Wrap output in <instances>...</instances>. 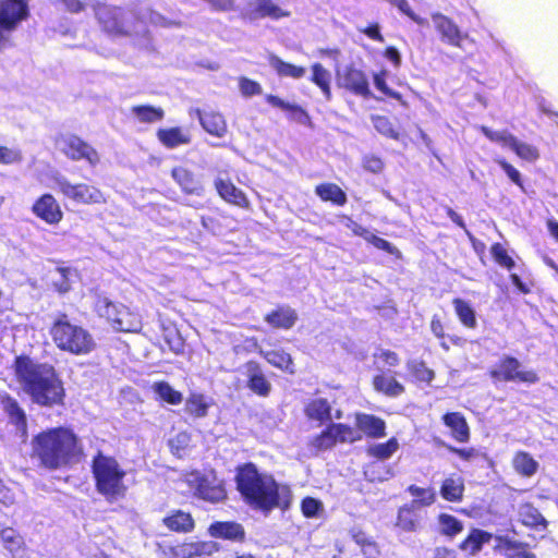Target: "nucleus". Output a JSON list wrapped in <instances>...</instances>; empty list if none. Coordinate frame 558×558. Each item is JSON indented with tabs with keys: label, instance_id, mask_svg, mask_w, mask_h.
<instances>
[{
	"label": "nucleus",
	"instance_id": "nucleus-50",
	"mask_svg": "<svg viewBox=\"0 0 558 558\" xmlns=\"http://www.w3.org/2000/svg\"><path fill=\"white\" fill-rule=\"evenodd\" d=\"M407 492L414 497L410 504H414V507H429L436 501V493L432 487H420L411 484L407 487Z\"/></svg>",
	"mask_w": 558,
	"mask_h": 558
},
{
	"label": "nucleus",
	"instance_id": "nucleus-62",
	"mask_svg": "<svg viewBox=\"0 0 558 558\" xmlns=\"http://www.w3.org/2000/svg\"><path fill=\"white\" fill-rule=\"evenodd\" d=\"M391 3L397 7L404 15L415 22L417 25H427V20L417 15L411 8L408 0H391Z\"/></svg>",
	"mask_w": 558,
	"mask_h": 558
},
{
	"label": "nucleus",
	"instance_id": "nucleus-17",
	"mask_svg": "<svg viewBox=\"0 0 558 558\" xmlns=\"http://www.w3.org/2000/svg\"><path fill=\"white\" fill-rule=\"evenodd\" d=\"M246 377V387L254 395L266 398L271 392V383L268 380L262 365L255 361H246L243 365Z\"/></svg>",
	"mask_w": 558,
	"mask_h": 558
},
{
	"label": "nucleus",
	"instance_id": "nucleus-19",
	"mask_svg": "<svg viewBox=\"0 0 558 558\" xmlns=\"http://www.w3.org/2000/svg\"><path fill=\"white\" fill-rule=\"evenodd\" d=\"M214 186L219 197L226 203L243 209L251 208V202L246 194L230 179L217 178L214 181Z\"/></svg>",
	"mask_w": 558,
	"mask_h": 558
},
{
	"label": "nucleus",
	"instance_id": "nucleus-58",
	"mask_svg": "<svg viewBox=\"0 0 558 558\" xmlns=\"http://www.w3.org/2000/svg\"><path fill=\"white\" fill-rule=\"evenodd\" d=\"M481 132L487 137L490 142L499 143L502 145H507L510 147L514 136L508 131H494L488 126H481Z\"/></svg>",
	"mask_w": 558,
	"mask_h": 558
},
{
	"label": "nucleus",
	"instance_id": "nucleus-10",
	"mask_svg": "<svg viewBox=\"0 0 558 558\" xmlns=\"http://www.w3.org/2000/svg\"><path fill=\"white\" fill-rule=\"evenodd\" d=\"M187 484L193 489L194 495L204 501L219 504L228 498L223 481L218 480L214 472L211 476H208L198 471H193L190 473Z\"/></svg>",
	"mask_w": 558,
	"mask_h": 558
},
{
	"label": "nucleus",
	"instance_id": "nucleus-63",
	"mask_svg": "<svg viewBox=\"0 0 558 558\" xmlns=\"http://www.w3.org/2000/svg\"><path fill=\"white\" fill-rule=\"evenodd\" d=\"M374 124L377 131L384 134L385 136L393 140L399 138L398 131L393 128L392 123L389 121L388 118L377 117L374 121Z\"/></svg>",
	"mask_w": 558,
	"mask_h": 558
},
{
	"label": "nucleus",
	"instance_id": "nucleus-14",
	"mask_svg": "<svg viewBox=\"0 0 558 558\" xmlns=\"http://www.w3.org/2000/svg\"><path fill=\"white\" fill-rule=\"evenodd\" d=\"M171 178L185 196L203 197L206 186L201 175L186 166H175L171 169Z\"/></svg>",
	"mask_w": 558,
	"mask_h": 558
},
{
	"label": "nucleus",
	"instance_id": "nucleus-2",
	"mask_svg": "<svg viewBox=\"0 0 558 558\" xmlns=\"http://www.w3.org/2000/svg\"><path fill=\"white\" fill-rule=\"evenodd\" d=\"M11 368L14 380L34 404L49 409L65 404L64 383L52 364L20 354L13 359Z\"/></svg>",
	"mask_w": 558,
	"mask_h": 558
},
{
	"label": "nucleus",
	"instance_id": "nucleus-42",
	"mask_svg": "<svg viewBox=\"0 0 558 558\" xmlns=\"http://www.w3.org/2000/svg\"><path fill=\"white\" fill-rule=\"evenodd\" d=\"M156 399L170 405H178L183 401L182 392L175 390L168 381L158 380L151 386Z\"/></svg>",
	"mask_w": 558,
	"mask_h": 558
},
{
	"label": "nucleus",
	"instance_id": "nucleus-57",
	"mask_svg": "<svg viewBox=\"0 0 558 558\" xmlns=\"http://www.w3.org/2000/svg\"><path fill=\"white\" fill-rule=\"evenodd\" d=\"M436 444L438 446L445 447L450 453L457 456L459 459H461L464 462L473 461L481 456L480 451L474 447L460 448V447H456V446L446 444L442 440H438V441H436Z\"/></svg>",
	"mask_w": 558,
	"mask_h": 558
},
{
	"label": "nucleus",
	"instance_id": "nucleus-20",
	"mask_svg": "<svg viewBox=\"0 0 558 558\" xmlns=\"http://www.w3.org/2000/svg\"><path fill=\"white\" fill-rule=\"evenodd\" d=\"M441 423L449 429V435L454 441L460 444L470 441L471 428L463 413L448 411L442 414Z\"/></svg>",
	"mask_w": 558,
	"mask_h": 558
},
{
	"label": "nucleus",
	"instance_id": "nucleus-43",
	"mask_svg": "<svg viewBox=\"0 0 558 558\" xmlns=\"http://www.w3.org/2000/svg\"><path fill=\"white\" fill-rule=\"evenodd\" d=\"M400 448L399 440L396 437H390L385 442L374 444L366 448L368 457L379 461L390 459Z\"/></svg>",
	"mask_w": 558,
	"mask_h": 558
},
{
	"label": "nucleus",
	"instance_id": "nucleus-1",
	"mask_svg": "<svg viewBox=\"0 0 558 558\" xmlns=\"http://www.w3.org/2000/svg\"><path fill=\"white\" fill-rule=\"evenodd\" d=\"M234 483L243 502L253 510L268 514L275 509L288 510L293 500L291 488L275 476L262 472L254 462L235 468Z\"/></svg>",
	"mask_w": 558,
	"mask_h": 558
},
{
	"label": "nucleus",
	"instance_id": "nucleus-45",
	"mask_svg": "<svg viewBox=\"0 0 558 558\" xmlns=\"http://www.w3.org/2000/svg\"><path fill=\"white\" fill-rule=\"evenodd\" d=\"M414 504H405L398 510L396 525L405 532H413L418 525V519L415 513Z\"/></svg>",
	"mask_w": 558,
	"mask_h": 558
},
{
	"label": "nucleus",
	"instance_id": "nucleus-24",
	"mask_svg": "<svg viewBox=\"0 0 558 558\" xmlns=\"http://www.w3.org/2000/svg\"><path fill=\"white\" fill-rule=\"evenodd\" d=\"M299 315L289 305H277L264 316V320L274 329L289 330L294 327Z\"/></svg>",
	"mask_w": 558,
	"mask_h": 558
},
{
	"label": "nucleus",
	"instance_id": "nucleus-28",
	"mask_svg": "<svg viewBox=\"0 0 558 558\" xmlns=\"http://www.w3.org/2000/svg\"><path fill=\"white\" fill-rule=\"evenodd\" d=\"M258 354L272 367L288 375L295 374V365L292 355L283 349L258 350Z\"/></svg>",
	"mask_w": 558,
	"mask_h": 558
},
{
	"label": "nucleus",
	"instance_id": "nucleus-6",
	"mask_svg": "<svg viewBox=\"0 0 558 558\" xmlns=\"http://www.w3.org/2000/svg\"><path fill=\"white\" fill-rule=\"evenodd\" d=\"M31 15L28 0H0V52L11 47V33Z\"/></svg>",
	"mask_w": 558,
	"mask_h": 558
},
{
	"label": "nucleus",
	"instance_id": "nucleus-46",
	"mask_svg": "<svg viewBox=\"0 0 558 558\" xmlns=\"http://www.w3.org/2000/svg\"><path fill=\"white\" fill-rule=\"evenodd\" d=\"M209 402L199 392H191L185 401V411L195 418L205 417L208 414Z\"/></svg>",
	"mask_w": 558,
	"mask_h": 558
},
{
	"label": "nucleus",
	"instance_id": "nucleus-64",
	"mask_svg": "<svg viewBox=\"0 0 558 558\" xmlns=\"http://www.w3.org/2000/svg\"><path fill=\"white\" fill-rule=\"evenodd\" d=\"M362 166L366 171L377 174L383 171L385 163L378 156L366 155L363 157Z\"/></svg>",
	"mask_w": 558,
	"mask_h": 558
},
{
	"label": "nucleus",
	"instance_id": "nucleus-23",
	"mask_svg": "<svg viewBox=\"0 0 558 558\" xmlns=\"http://www.w3.org/2000/svg\"><path fill=\"white\" fill-rule=\"evenodd\" d=\"M170 532L189 534L195 530L196 523L191 512L182 509L170 510L161 520Z\"/></svg>",
	"mask_w": 558,
	"mask_h": 558
},
{
	"label": "nucleus",
	"instance_id": "nucleus-13",
	"mask_svg": "<svg viewBox=\"0 0 558 558\" xmlns=\"http://www.w3.org/2000/svg\"><path fill=\"white\" fill-rule=\"evenodd\" d=\"M337 86L352 95L369 99L373 97L368 76L365 71L354 64H348L337 72Z\"/></svg>",
	"mask_w": 558,
	"mask_h": 558
},
{
	"label": "nucleus",
	"instance_id": "nucleus-56",
	"mask_svg": "<svg viewBox=\"0 0 558 558\" xmlns=\"http://www.w3.org/2000/svg\"><path fill=\"white\" fill-rule=\"evenodd\" d=\"M510 148L518 157L526 161H535L539 157L538 149L527 143L520 142L515 136L510 145Z\"/></svg>",
	"mask_w": 558,
	"mask_h": 558
},
{
	"label": "nucleus",
	"instance_id": "nucleus-4",
	"mask_svg": "<svg viewBox=\"0 0 558 558\" xmlns=\"http://www.w3.org/2000/svg\"><path fill=\"white\" fill-rule=\"evenodd\" d=\"M90 472L96 492L109 502L124 499L129 492L126 470L113 456L98 450L92 458Z\"/></svg>",
	"mask_w": 558,
	"mask_h": 558
},
{
	"label": "nucleus",
	"instance_id": "nucleus-9",
	"mask_svg": "<svg viewBox=\"0 0 558 558\" xmlns=\"http://www.w3.org/2000/svg\"><path fill=\"white\" fill-rule=\"evenodd\" d=\"M488 375L495 383H524L533 385L538 383L539 376L534 369H521V362L512 355H504L488 371Z\"/></svg>",
	"mask_w": 558,
	"mask_h": 558
},
{
	"label": "nucleus",
	"instance_id": "nucleus-18",
	"mask_svg": "<svg viewBox=\"0 0 558 558\" xmlns=\"http://www.w3.org/2000/svg\"><path fill=\"white\" fill-rule=\"evenodd\" d=\"M32 213L47 225H58L63 219V211L56 197L50 193L40 195L32 205Z\"/></svg>",
	"mask_w": 558,
	"mask_h": 558
},
{
	"label": "nucleus",
	"instance_id": "nucleus-49",
	"mask_svg": "<svg viewBox=\"0 0 558 558\" xmlns=\"http://www.w3.org/2000/svg\"><path fill=\"white\" fill-rule=\"evenodd\" d=\"M121 305V303L112 302L107 296L99 295L95 302V311L113 328V325H116L114 318Z\"/></svg>",
	"mask_w": 558,
	"mask_h": 558
},
{
	"label": "nucleus",
	"instance_id": "nucleus-51",
	"mask_svg": "<svg viewBox=\"0 0 558 558\" xmlns=\"http://www.w3.org/2000/svg\"><path fill=\"white\" fill-rule=\"evenodd\" d=\"M408 369L411 376L420 383H424L426 385H430V383L435 378V373L433 369L427 367L426 363L422 360H415L408 363Z\"/></svg>",
	"mask_w": 558,
	"mask_h": 558
},
{
	"label": "nucleus",
	"instance_id": "nucleus-25",
	"mask_svg": "<svg viewBox=\"0 0 558 558\" xmlns=\"http://www.w3.org/2000/svg\"><path fill=\"white\" fill-rule=\"evenodd\" d=\"M208 533L215 538L239 543L245 541V530L235 521H215L209 525Z\"/></svg>",
	"mask_w": 558,
	"mask_h": 558
},
{
	"label": "nucleus",
	"instance_id": "nucleus-34",
	"mask_svg": "<svg viewBox=\"0 0 558 558\" xmlns=\"http://www.w3.org/2000/svg\"><path fill=\"white\" fill-rule=\"evenodd\" d=\"M464 480L460 476L450 475L442 480L440 484V496L449 502H461L464 497Z\"/></svg>",
	"mask_w": 558,
	"mask_h": 558
},
{
	"label": "nucleus",
	"instance_id": "nucleus-22",
	"mask_svg": "<svg viewBox=\"0 0 558 558\" xmlns=\"http://www.w3.org/2000/svg\"><path fill=\"white\" fill-rule=\"evenodd\" d=\"M356 432L366 438L378 439L386 436V422L374 414L355 413Z\"/></svg>",
	"mask_w": 558,
	"mask_h": 558
},
{
	"label": "nucleus",
	"instance_id": "nucleus-44",
	"mask_svg": "<svg viewBox=\"0 0 558 558\" xmlns=\"http://www.w3.org/2000/svg\"><path fill=\"white\" fill-rule=\"evenodd\" d=\"M311 70H312L311 81L317 87H319L325 99L329 101L332 97L331 86H330V78H331L330 72L327 69H325L324 65L319 62L312 64Z\"/></svg>",
	"mask_w": 558,
	"mask_h": 558
},
{
	"label": "nucleus",
	"instance_id": "nucleus-26",
	"mask_svg": "<svg viewBox=\"0 0 558 558\" xmlns=\"http://www.w3.org/2000/svg\"><path fill=\"white\" fill-rule=\"evenodd\" d=\"M156 136L159 143L168 149L189 145L192 142L190 131L182 126L160 128L157 130Z\"/></svg>",
	"mask_w": 558,
	"mask_h": 558
},
{
	"label": "nucleus",
	"instance_id": "nucleus-11",
	"mask_svg": "<svg viewBox=\"0 0 558 558\" xmlns=\"http://www.w3.org/2000/svg\"><path fill=\"white\" fill-rule=\"evenodd\" d=\"M58 192L65 198L84 205H101L107 202L105 194L95 185L86 183H71L64 177H56Z\"/></svg>",
	"mask_w": 558,
	"mask_h": 558
},
{
	"label": "nucleus",
	"instance_id": "nucleus-15",
	"mask_svg": "<svg viewBox=\"0 0 558 558\" xmlns=\"http://www.w3.org/2000/svg\"><path fill=\"white\" fill-rule=\"evenodd\" d=\"M245 21L254 22L263 19L278 21L291 16V12L277 4L274 0H254L241 14Z\"/></svg>",
	"mask_w": 558,
	"mask_h": 558
},
{
	"label": "nucleus",
	"instance_id": "nucleus-5",
	"mask_svg": "<svg viewBox=\"0 0 558 558\" xmlns=\"http://www.w3.org/2000/svg\"><path fill=\"white\" fill-rule=\"evenodd\" d=\"M49 335L62 352L76 356L90 354L97 347L92 332L73 322L65 312H59L51 322Z\"/></svg>",
	"mask_w": 558,
	"mask_h": 558
},
{
	"label": "nucleus",
	"instance_id": "nucleus-53",
	"mask_svg": "<svg viewBox=\"0 0 558 558\" xmlns=\"http://www.w3.org/2000/svg\"><path fill=\"white\" fill-rule=\"evenodd\" d=\"M521 523L531 529L543 527L548 525L544 515L534 507L529 506L526 510L521 513Z\"/></svg>",
	"mask_w": 558,
	"mask_h": 558
},
{
	"label": "nucleus",
	"instance_id": "nucleus-29",
	"mask_svg": "<svg viewBox=\"0 0 558 558\" xmlns=\"http://www.w3.org/2000/svg\"><path fill=\"white\" fill-rule=\"evenodd\" d=\"M195 113L203 129L210 135L223 137L228 133V125L225 117L216 111L204 112L196 109Z\"/></svg>",
	"mask_w": 558,
	"mask_h": 558
},
{
	"label": "nucleus",
	"instance_id": "nucleus-59",
	"mask_svg": "<svg viewBox=\"0 0 558 558\" xmlns=\"http://www.w3.org/2000/svg\"><path fill=\"white\" fill-rule=\"evenodd\" d=\"M323 510V504L320 500L314 497H305L301 501V511L305 518H316Z\"/></svg>",
	"mask_w": 558,
	"mask_h": 558
},
{
	"label": "nucleus",
	"instance_id": "nucleus-47",
	"mask_svg": "<svg viewBox=\"0 0 558 558\" xmlns=\"http://www.w3.org/2000/svg\"><path fill=\"white\" fill-rule=\"evenodd\" d=\"M131 111L142 123H155L165 118V110L151 105H136L131 108Z\"/></svg>",
	"mask_w": 558,
	"mask_h": 558
},
{
	"label": "nucleus",
	"instance_id": "nucleus-52",
	"mask_svg": "<svg viewBox=\"0 0 558 558\" xmlns=\"http://www.w3.org/2000/svg\"><path fill=\"white\" fill-rule=\"evenodd\" d=\"M438 523L440 525V533L448 537H454L463 531V523L448 513L438 514Z\"/></svg>",
	"mask_w": 558,
	"mask_h": 558
},
{
	"label": "nucleus",
	"instance_id": "nucleus-60",
	"mask_svg": "<svg viewBox=\"0 0 558 558\" xmlns=\"http://www.w3.org/2000/svg\"><path fill=\"white\" fill-rule=\"evenodd\" d=\"M349 535L352 541L361 548V551L367 549L368 547L378 545L373 539V537L367 535V533L360 527H352L349 531Z\"/></svg>",
	"mask_w": 558,
	"mask_h": 558
},
{
	"label": "nucleus",
	"instance_id": "nucleus-7",
	"mask_svg": "<svg viewBox=\"0 0 558 558\" xmlns=\"http://www.w3.org/2000/svg\"><path fill=\"white\" fill-rule=\"evenodd\" d=\"M362 435L354 427L345 423L330 422L310 440V447L315 451L331 450L338 444H353L360 441Z\"/></svg>",
	"mask_w": 558,
	"mask_h": 558
},
{
	"label": "nucleus",
	"instance_id": "nucleus-27",
	"mask_svg": "<svg viewBox=\"0 0 558 558\" xmlns=\"http://www.w3.org/2000/svg\"><path fill=\"white\" fill-rule=\"evenodd\" d=\"M0 404L8 415L10 423L25 434L27 429V418L25 411L21 408L17 400L9 393H3L0 396Z\"/></svg>",
	"mask_w": 558,
	"mask_h": 558
},
{
	"label": "nucleus",
	"instance_id": "nucleus-30",
	"mask_svg": "<svg viewBox=\"0 0 558 558\" xmlns=\"http://www.w3.org/2000/svg\"><path fill=\"white\" fill-rule=\"evenodd\" d=\"M348 227L351 229V231L354 235L363 238L367 243L372 244L376 248L381 250V251H384L390 255H393L398 258L401 257V252L397 246L392 245L387 240H385L376 234L371 233L363 226H361L354 221H351V223L348 225Z\"/></svg>",
	"mask_w": 558,
	"mask_h": 558
},
{
	"label": "nucleus",
	"instance_id": "nucleus-8",
	"mask_svg": "<svg viewBox=\"0 0 558 558\" xmlns=\"http://www.w3.org/2000/svg\"><path fill=\"white\" fill-rule=\"evenodd\" d=\"M100 29L112 38L129 37L131 29L123 8L97 2L93 5Z\"/></svg>",
	"mask_w": 558,
	"mask_h": 558
},
{
	"label": "nucleus",
	"instance_id": "nucleus-21",
	"mask_svg": "<svg viewBox=\"0 0 558 558\" xmlns=\"http://www.w3.org/2000/svg\"><path fill=\"white\" fill-rule=\"evenodd\" d=\"M303 414L311 423L323 426L332 422V405L327 398L310 399L303 407Z\"/></svg>",
	"mask_w": 558,
	"mask_h": 558
},
{
	"label": "nucleus",
	"instance_id": "nucleus-33",
	"mask_svg": "<svg viewBox=\"0 0 558 558\" xmlns=\"http://www.w3.org/2000/svg\"><path fill=\"white\" fill-rule=\"evenodd\" d=\"M265 100L268 105L290 113V117L299 123L305 125L311 124V117L302 106L287 102L279 96L272 94L266 95Z\"/></svg>",
	"mask_w": 558,
	"mask_h": 558
},
{
	"label": "nucleus",
	"instance_id": "nucleus-36",
	"mask_svg": "<svg viewBox=\"0 0 558 558\" xmlns=\"http://www.w3.org/2000/svg\"><path fill=\"white\" fill-rule=\"evenodd\" d=\"M315 194L323 202H329L335 206H344L348 202L345 192L336 183L324 182L315 186Z\"/></svg>",
	"mask_w": 558,
	"mask_h": 558
},
{
	"label": "nucleus",
	"instance_id": "nucleus-16",
	"mask_svg": "<svg viewBox=\"0 0 558 558\" xmlns=\"http://www.w3.org/2000/svg\"><path fill=\"white\" fill-rule=\"evenodd\" d=\"M432 21L442 43L456 48H462L463 43L469 39V34L462 32L457 23L449 16L440 12H435L432 13Z\"/></svg>",
	"mask_w": 558,
	"mask_h": 558
},
{
	"label": "nucleus",
	"instance_id": "nucleus-37",
	"mask_svg": "<svg viewBox=\"0 0 558 558\" xmlns=\"http://www.w3.org/2000/svg\"><path fill=\"white\" fill-rule=\"evenodd\" d=\"M182 558L211 556L219 551V545L214 541H196L180 545Z\"/></svg>",
	"mask_w": 558,
	"mask_h": 558
},
{
	"label": "nucleus",
	"instance_id": "nucleus-39",
	"mask_svg": "<svg viewBox=\"0 0 558 558\" xmlns=\"http://www.w3.org/2000/svg\"><path fill=\"white\" fill-rule=\"evenodd\" d=\"M0 538L3 547L15 558L16 555L26 549L23 536L13 527L7 526L0 531Z\"/></svg>",
	"mask_w": 558,
	"mask_h": 558
},
{
	"label": "nucleus",
	"instance_id": "nucleus-55",
	"mask_svg": "<svg viewBox=\"0 0 558 558\" xmlns=\"http://www.w3.org/2000/svg\"><path fill=\"white\" fill-rule=\"evenodd\" d=\"M490 254L495 263L500 267L507 270H511L514 268L515 263L513 258L508 254V251L501 243L496 242L492 244Z\"/></svg>",
	"mask_w": 558,
	"mask_h": 558
},
{
	"label": "nucleus",
	"instance_id": "nucleus-40",
	"mask_svg": "<svg viewBox=\"0 0 558 558\" xmlns=\"http://www.w3.org/2000/svg\"><path fill=\"white\" fill-rule=\"evenodd\" d=\"M116 325L113 330L119 332H134L140 328L141 322L138 316L131 312L125 305H121L119 312L114 318Z\"/></svg>",
	"mask_w": 558,
	"mask_h": 558
},
{
	"label": "nucleus",
	"instance_id": "nucleus-61",
	"mask_svg": "<svg viewBox=\"0 0 558 558\" xmlns=\"http://www.w3.org/2000/svg\"><path fill=\"white\" fill-rule=\"evenodd\" d=\"M239 88L244 97H253L260 95L263 92V88L260 84L257 81L251 80L245 76H241L239 78Z\"/></svg>",
	"mask_w": 558,
	"mask_h": 558
},
{
	"label": "nucleus",
	"instance_id": "nucleus-48",
	"mask_svg": "<svg viewBox=\"0 0 558 558\" xmlns=\"http://www.w3.org/2000/svg\"><path fill=\"white\" fill-rule=\"evenodd\" d=\"M514 470L522 476L530 477L537 472V461L525 451H518L512 460Z\"/></svg>",
	"mask_w": 558,
	"mask_h": 558
},
{
	"label": "nucleus",
	"instance_id": "nucleus-31",
	"mask_svg": "<svg viewBox=\"0 0 558 558\" xmlns=\"http://www.w3.org/2000/svg\"><path fill=\"white\" fill-rule=\"evenodd\" d=\"M497 549L505 553L506 558H536L525 542L515 541L507 536L497 537Z\"/></svg>",
	"mask_w": 558,
	"mask_h": 558
},
{
	"label": "nucleus",
	"instance_id": "nucleus-54",
	"mask_svg": "<svg viewBox=\"0 0 558 558\" xmlns=\"http://www.w3.org/2000/svg\"><path fill=\"white\" fill-rule=\"evenodd\" d=\"M388 72L387 70H380L373 75V82L375 87L384 94L386 97L402 101V95L399 92L391 89L387 84Z\"/></svg>",
	"mask_w": 558,
	"mask_h": 558
},
{
	"label": "nucleus",
	"instance_id": "nucleus-38",
	"mask_svg": "<svg viewBox=\"0 0 558 558\" xmlns=\"http://www.w3.org/2000/svg\"><path fill=\"white\" fill-rule=\"evenodd\" d=\"M451 303L461 325L468 329H475L477 327V317L471 303L462 298H453Z\"/></svg>",
	"mask_w": 558,
	"mask_h": 558
},
{
	"label": "nucleus",
	"instance_id": "nucleus-41",
	"mask_svg": "<svg viewBox=\"0 0 558 558\" xmlns=\"http://www.w3.org/2000/svg\"><path fill=\"white\" fill-rule=\"evenodd\" d=\"M268 62L270 66L276 71V73L281 77L301 78L306 72L304 66L286 62L276 54H270L268 57Z\"/></svg>",
	"mask_w": 558,
	"mask_h": 558
},
{
	"label": "nucleus",
	"instance_id": "nucleus-35",
	"mask_svg": "<svg viewBox=\"0 0 558 558\" xmlns=\"http://www.w3.org/2000/svg\"><path fill=\"white\" fill-rule=\"evenodd\" d=\"M493 538L490 532L472 529L468 536L459 544V548L470 556L478 554L485 544H488Z\"/></svg>",
	"mask_w": 558,
	"mask_h": 558
},
{
	"label": "nucleus",
	"instance_id": "nucleus-32",
	"mask_svg": "<svg viewBox=\"0 0 558 558\" xmlns=\"http://www.w3.org/2000/svg\"><path fill=\"white\" fill-rule=\"evenodd\" d=\"M372 385L375 391L390 398L399 397L405 391L404 386L395 376L384 372L373 377Z\"/></svg>",
	"mask_w": 558,
	"mask_h": 558
},
{
	"label": "nucleus",
	"instance_id": "nucleus-12",
	"mask_svg": "<svg viewBox=\"0 0 558 558\" xmlns=\"http://www.w3.org/2000/svg\"><path fill=\"white\" fill-rule=\"evenodd\" d=\"M54 144L69 160H85L90 166H96L100 161L98 151L76 134H59L54 138Z\"/></svg>",
	"mask_w": 558,
	"mask_h": 558
},
{
	"label": "nucleus",
	"instance_id": "nucleus-3",
	"mask_svg": "<svg viewBox=\"0 0 558 558\" xmlns=\"http://www.w3.org/2000/svg\"><path fill=\"white\" fill-rule=\"evenodd\" d=\"M84 453L82 440L70 426L48 427L33 436L31 458L48 471L70 468Z\"/></svg>",
	"mask_w": 558,
	"mask_h": 558
}]
</instances>
